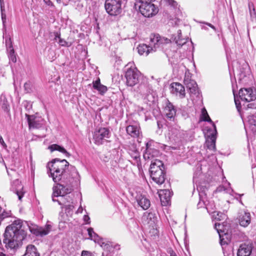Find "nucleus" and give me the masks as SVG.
<instances>
[{"instance_id":"48","label":"nucleus","mask_w":256,"mask_h":256,"mask_svg":"<svg viewBox=\"0 0 256 256\" xmlns=\"http://www.w3.org/2000/svg\"><path fill=\"white\" fill-rule=\"evenodd\" d=\"M234 102H235V104H236V108H237L238 112L240 113V109L241 106H240V102H239V100H236V98H234ZM240 114L241 117L242 118V114Z\"/></svg>"},{"instance_id":"20","label":"nucleus","mask_w":256,"mask_h":256,"mask_svg":"<svg viewBox=\"0 0 256 256\" xmlns=\"http://www.w3.org/2000/svg\"><path fill=\"white\" fill-rule=\"evenodd\" d=\"M88 232L89 236V238L93 240L94 242H98L102 247L108 248L109 244L103 242V240L101 238L94 230L92 228L88 229Z\"/></svg>"},{"instance_id":"8","label":"nucleus","mask_w":256,"mask_h":256,"mask_svg":"<svg viewBox=\"0 0 256 256\" xmlns=\"http://www.w3.org/2000/svg\"><path fill=\"white\" fill-rule=\"evenodd\" d=\"M122 0H106L105 9L110 15L118 16L122 12Z\"/></svg>"},{"instance_id":"57","label":"nucleus","mask_w":256,"mask_h":256,"mask_svg":"<svg viewBox=\"0 0 256 256\" xmlns=\"http://www.w3.org/2000/svg\"><path fill=\"white\" fill-rule=\"evenodd\" d=\"M206 25H208V26H209L210 27L214 30H216V28L215 26H213L212 24H211L206 22Z\"/></svg>"},{"instance_id":"24","label":"nucleus","mask_w":256,"mask_h":256,"mask_svg":"<svg viewBox=\"0 0 256 256\" xmlns=\"http://www.w3.org/2000/svg\"><path fill=\"white\" fill-rule=\"evenodd\" d=\"M222 228L223 225L219 223H216L215 224V228L216 230L219 234L221 244H224L225 243L227 244V242L224 240V236H226V234L224 232V230L222 229Z\"/></svg>"},{"instance_id":"6","label":"nucleus","mask_w":256,"mask_h":256,"mask_svg":"<svg viewBox=\"0 0 256 256\" xmlns=\"http://www.w3.org/2000/svg\"><path fill=\"white\" fill-rule=\"evenodd\" d=\"M138 92L142 96L144 102L149 106L156 100L154 92L152 86L147 82L140 84L138 88Z\"/></svg>"},{"instance_id":"5","label":"nucleus","mask_w":256,"mask_h":256,"mask_svg":"<svg viewBox=\"0 0 256 256\" xmlns=\"http://www.w3.org/2000/svg\"><path fill=\"white\" fill-rule=\"evenodd\" d=\"M136 5L138 7L140 12L145 17L152 16L158 12V8L151 2L136 0Z\"/></svg>"},{"instance_id":"9","label":"nucleus","mask_w":256,"mask_h":256,"mask_svg":"<svg viewBox=\"0 0 256 256\" xmlns=\"http://www.w3.org/2000/svg\"><path fill=\"white\" fill-rule=\"evenodd\" d=\"M125 77L127 85L133 86L138 82L140 77V72L136 67H132L131 66L127 68L125 74Z\"/></svg>"},{"instance_id":"4","label":"nucleus","mask_w":256,"mask_h":256,"mask_svg":"<svg viewBox=\"0 0 256 256\" xmlns=\"http://www.w3.org/2000/svg\"><path fill=\"white\" fill-rule=\"evenodd\" d=\"M150 177L157 184H162L166 178L164 168L162 162L156 159L152 161L150 166Z\"/></svg>"},{"instance_id":"23","label":"nucleus","mask_w":256,"mask_h":256,"mask_svg":"<svg viewBox=\"0 0 256 256\" xmlns=\"http://www.w3.org/2000/svg\"><path fill=\"white\" fill-rule=\"evenodd\" d=\"M136 202L143 209H148L150 205V200L144 196H138L136 197Z\"/></svg>"},{"instance_id":"32","label":"nucleus","mask_w":256,"mask_h":256,"mask_svg":"<svg viewBox=\"0 0 256 256\" xmlns=\"http://www.w3.org/2000/svg\"><path fill=\"white\" fill-rule=\"evenodd\" d=\"M248 8L251 20L256 24V12L254 4L250 2L248 4Z\"/></svg>"},{"instance_id":"14","label":"nucleus","mask_w":256,"mask_h":256,"mask_svg":"<svg viewBox=\"0 0 256 256\" xmlns=\"http://www.w3.org/2000/svg\"><path fill=\"white\" fill-rule=\"evenodd\" d=\"M11 190L17 195L18 200L22 201L26 192L21 182L18 180H14L12 182Z\"/></svg>"},{"instance_id":"55","label":"nucleus","mask_w":256,"mask_h":256,"mask_svg":"<svg viewBox=\"0 0 256 256\" xmlns=\"http://www.w3.org/2000/svg\"><path fill=\"white\" fill-rule=\"evenodd\" d=\"M168 252L170 254V256H177L176 253L172 249L168 250Z\"/></svg>"},{"instance_id":"56","label":"nucleus","mask_w":256,"mask_h":256,"mask_svg":"<svg viewBox=\"0 0 256 256\" xmlns=\"http://www.w3.org/2000/svg\"><path fill=\"white\" fill-rule=\"evenodd\" d=\"M0 9L1 10L4 9V0H0Z\"/></svg>"},{"instance_id":"37","label":"nucleus","mask_w":256,"mask_h":256,"mask_svg":"<svg viewBox=\"0 0 256 256\" xmlns=\"http://www.w3.org/2000/svg\"><path fill=\"white\" fill-rule=\"evenodd\" d=\"M250 72V68L248 64L244 63L242 65V70H240V76L242 77H244L246 74Z\"/></svg>"},{"instance_id":"45","label":"nucleus","mask_w":256,"mask_h":256,"mask_svg":"<svg viewBox=\"0 0 256 256\" xmlns=\"http://www.w3.org/2000/svg\"><path fill=\"white\" fill-rule=\"evenodd\" d=\"M4 9L1 10L2 19L4 26H5V23L6 22V14L4 13Z\"/></svg>"},{"instance_id":"35","label":"nucleus","mask_w":256,"mask_h":256,"mask_svg":"<svg viewBox=\"0 0 256 256\" xmlns=\"http://www.w3.org/2000/svg\"><path fill=\"white\" fill-rule=\"evenodd\" d=\"M184 83L186 86V88L188 90L198 86L196 82L194 80H192L186 77H185L184 79Z\"/></svg>"},{"instance_id":"31","label":"nucleus","mask_w":256,"mask_h":256,"mask_svg":"<svg viewBox=\"0 0 256 256\" xmlns=\"http://www.w3.org/2000/svg\"><path fill=\"white\" fill-rule=\"evenodd\" d=\"M128 134L133 138H137L138 141L140 142L139 140L140 139L141 133L139 129H126Z\"/></svg>"},{"instance_id":"59","label":"nucleus","mask_w":256,"mask_h":256,"mask_svg":"<svg viewBox=\"0 0 256 256\" xmlns=\"http://www.w3.org/2000/svg\"><path fill=\"white\" fill-rule=\"evenodd\" d=\"M0 143L2 144H4V142L3 140V138L0 135Z\"/></svg>"},{"instance_id":"42","label":"nucleus","mask_w":256,"mask_h":256,"mask_svg":"<svg viewBox=\"0 0 256 256\" xmlns=\"http://www.w3.org/2000/svg\"><path fill=\"white\" fill-rule=\"evenodd\" d=\"M249 131L246 129V133L247 136L248 138H251V134L252 133L254 135V136H256V129H249Z\"/></svg>"},{"instance_id":"3","label":"nucleus","mask_w":256,"mask_h":256,"mask_svg":"<svg viewBox=\"0 0 256 256\" xmlns=\"http://www.w3.org/2000/svg\"><path fill=\"white\" fill-rule=\"evenodd\" d=\"M170 40L162 37L159 34L151 35L149 46L146 44H141L137 47L138 54L140 55L148 56L150 52H154L160 46L168 44Z\"/></svg>"},{"instance_id":"11","label":"nucleus","mask_w":256,"mask_h":256,"mask_svg":"<svg viewBox=\"0 0 256 256\" xmlns=\"http://www.w3.org/2000/svg\"><path fill=\"white\" fill-rule=\"evenodd\" d=\"M156 144H157L152 140H150L146 143V150L144 153V158L145 160H150L158 154V151L156 149Z\"/></svg>"},{"instance_id":"38","label":"nucleus","mask_w":256,"mask_h":256,"mask_svg":"<svg viewBox=\"0 0 256 256\" xmlns=\"http://www.w3.org/2000/svg\"><path fill=\"white\" fill-rule=\"evenodd\" d=\"M248 122L250 126H256V114L248 117Z\"/></svg>"},{"instance_id":"36","label":"nucleus","mask_w":256,"mask_h":256,"mask_svg":"<svg viewBox=\"0 0 256 256\" xmlns=\"http://www.w3.org/2000/svg\"><path fill=\"white\" fill-rule=\"evenodd\" d=\"M5 44L7 51L14 50L12 46V39L9 35L5 36Z\"/></svg>"},{"instance_id":"61","label":"nucleus","mask_w":256,"mask_h":256,"mask_svg":"<svg viewBox=\"0 0 256 256\" xmlns=\"http://www.w3.org/2000/svg\"><path fill=\"white\" fill-rule=\"evenodd\" d=\"M56 1H57L58 2H59L60 1V0H56Z\"/></svg>"},{"instance_id":"50","label":"nucleus","mask_w":256,"mask_h":256,"mask_svg":"<svg viewBox=\"0 0 256 256\" xmlns=\"http://www.w3.org/2000/svg\"><path fill=\"white\" fill-rule=\"evenodd\" d=\"M166 2H168L170 5L173 7H176L177 5V3L174 0H164Z\"/></svg>"},{"instance_id":"13","label":"nucleus","mask_w":256,"mask_h":256,"mask_svg":"<svg viewBox=\"0 0 256 256\" xmlns=\"http://www.w3.org/2000/svg\"><path fill=\"white\" fill-rule=\"evenodd\" d=\"M240 98L242 100L249 102L256 98V94L251 88H241L238 92Z\"/></svg>"},{"instance_id":"18","label":"nucleus","mask_w":256,"mask_h":256,"mask_svg":"<svg viewBox=\"0 0 256 256\" xmlns=\"http://www.w3.org/2000/svg\"><path fill=\"white\" fill-rule=\"evenodd\" d=\"M171 92L182 98L185 96L186 92L184 86L180 83L173 82L170 85Z\"/></svg>"},{"instance_id":"28","label":"nucleus","mask_w":256,"mask_h":256,"mask_svg":"<svg viewBox=\"0 0 256 256\" xmlns=\"http://www.w3.org/2000/svg\"><path fill=\"white\" fill-rule=\"evenodd\" d=\"M48 149L50 150L51 152H54V150H58L66 155V156L69 157L70 156V154L65 150V148L59 145L56 144H53L48 146Z\"/></svg>"},{"instance_id":"27","label":"nucleus","mask_w":256,"mask_h":256,"mask_svg":"<svg viewBox=\"0 0 256 256\" xmlns=\"http://www.w3.org/2000/svg\"><path fill=\"white\" fill-rule=\"evenodd\" d=\"M93 88L98 91L100 94H104L108 90L106 86L100 84V79L99 78L96 81L93 82Z\"/></svg>"},{"instance_id":"40","label":"nucleus","mask_w":256,"mask_h":256,"mask_svg":"<svg viewBox=\"0 0 256 256\" xmlns=\"http://www.w3.org/2000/svg\"><path fill=\"white\" fill-rule=\"evenodd\" d=\"M8 52L10 60L14 63L16 62V58L14 50H8Z\"/></svg>"},{"instance_id":"1","label":"nucleus","mask_w":256,"mask_h":256,"mask_svg":"<svg viewBox=\"0 0 256 256\" xmlns=\"http://www.w3.org/2000/svg\"><path fill=\"white\" fill-rule=\"evenodd\" d=\"M49 176L54 182H60L54 186L52 194L53 202H57L64 208L72 204V198L67 194L72 190V186L80 182V176L76 168L70 166L66 160L55 158L48 164Z\"/></svg>"},{"instance_id":"34","label":"nucleus","mask_w":256,"mask_h":256,"mask_svg":"<svg viewBox=\"0 0 256 256\" xmlns=\"http://www.w3.org/2000/svg\"><path fill=\"white\" fill-rule=\"evenodd\" d=\"M188 90L190 91V96L192 100H194L195 98L200 97V94L198 88V86Z\"/></svg>"},{"instance_id":"19","label":"nucleus","mask_w":256,"mask_h":256,"mask_svg":"<svg viewBox=\"0 0 256 256\" xmlns=\"http://www.w3.org/2000/svg\"><path fill=\"white\" fill-rule=\"evenodd\" d=\"M158 193L162 204L164 206L169 204L172 196L170 190L168 189L160 190Z\"/></svg>"},{"instance_id":"43","label":"nucleus","mask_w":256,"mask_h":256,"mask_svg":"<svg viewBox=\"0 0 256 256\" xmlns=\"http://www.w3.org/2000/svg\"><path fill=\"white\" fill-rule=\"evenodd\" d=\"M55 40H58V43L60 44L62 46H65V44H66V42L62 40L60 37V34L58 33H56L55 34Z\"/></svg>"},{"instance_id":"2","label":"nucleus","mask_w":256,"mask_h":256,"mask_svg":"<svg viewBox=\"0 0 256 256\" xmlns=\"http://www.w3.org/2000/svg\"><path fill=\"white\" fill-rule=\"evenodd\" d=\"M26 236L23 222L20 220H16L6 228L3 243L7 249H14L18 246Z\"/></svg>"},{"instance_id":"16","label":"nucleus","mask_w":256,"mask_h":256,"mask_svg":"<svg viewBox=\"0 0 256 256\" xmlns=\"http://www.w3.org/2000/svg\"><path fill=\"white\" fill-rule=\"evenodd\" d=\"M157 222V217L154 213L146 212L142 218V222L144 225L154 227Z\"/></svg>"},{"instance_id":"52","label":"nucleus","mask_w":256,"mask_h":256,"mask_svg":"<svg viewBox=\"0 0 256 256\" xmlns=\"http://www.w3.org/2000/svg\"><path fill=\"white\" fill-rule=\"evenodd\" d=\"M44 2L48 6H54V4L50 0H43Z\"/></svg>"},{"instance_id":"22","label":"nucleus","mask_w":256,"mask_h":256,"mask_svg":"<svg viewBox=\"0 0 256 256\" xmlns=\"http://www.w3.org/2000/svg\"><path fill=\"white\" fill-rule=\"evenodd\" d=\"M252 244H242L238 251V256H250L252 253Z\"/></svg>"},{"instance_id":"60","label":"nucleus","mask_w":256,"mask_h":256,"mask_svg":"<svg viewBox=\"0 0 256 256\" xmlns=\"http://www.w3.org/2000/svg\"><path fill=\"white\" fill-rule=\"evenodd\" d=\"M130 126H127L126 128H129Z\"/></svg>"},{"instance_id":"44","label":"nucleus","mask_w":256,"mask_h":256,"mask_svg":"<svg viewBox=\"0 0 256 256\" xmlns=\"http://www.w3.org/2000/svg\"><path fill=\"white\" fill-rule=\"evenodd\" d=\"M24 108L30 112V110L32 108V104L30 102L28 101H25L24 102Z\"/></svg>"},{"instance_id":"47","label":"nucleus","mask_w":256,"mask_h":256,"mask_svg":"<svg viewBox=\"0 0 256 256\" xmlns=\"http://www.w3.org/2000/svg\"><path fill=\"white\" fill-rule=\"evenodd\" d=\"M256 108V104L254 103H250L247 105L246 108H244V109H245L246 110H248V109H254Z\"/></svg>"},{"instance_id":"7","label":"nucleus","mask_w":256,"mask_h":256,"mask_svg":"<svg viewBox=\"0 0 256 256\" xmlns=\"http://www.w3.org/2000/svg\"><path fill=\"white\" fill-rule=\"evenodd\" d=\"M206 139L205 146L210 150H216V142L218 132L216 129H202Z\"/></svg>"},{"instance_id":"54","label":"nucleus","mask_w":256,"mask_h":256,"mask_svg":"<svg viewBox=\"0 0 256 256\" xmlns=\"http://www.w3.org/2000/svg\"><path fill=\"white\" fill-rule=\"evenodd\" d=\"M204 201H202L200 200L198 203V208H201L204 207Z\"/></svg>"},{"instance_id":"30","label":"nucleus","mask_w":256,"mask_h":256,"mask_svg":"<svg viewBox=\"0 0 256 256\" xmlns=\"http://www.w3.org/2000/svg\"><path fill=\"white\" fill-rule=\"evenodd\" d=\"M128 153L130 155L132 158L134 159L137 165L139 164L140 160V156L138 152L133 146L132 149H130L128 150Z\"/></svg>"},{"instance_id":"15","label":"nucleus","mask_w":256,"mask_h":256,"mask_svg":"<svg viewBox=\"0 0 256 256\" xmlns=\"http://www.w3.org/2000/svg\"><path fill=\"white\" fill-rule=\"evenodd\" d=\"M108 129H95L94 132L93 138L97 144H102V140L108 137Z\"/></svg>"},{"instance_id":"51","label":"nucleus","mask_w":256,"mask_h":256,"mask_svg":"<svg viewBox=\"0 0 256 256\" xmlns=\"http://www.w3.org/2000/svg\"><path fill=\"white\" fill-rule=\"evenodd\" d=\"M83 220L86 224H89L90 223V218L88 215H84Z\"/></svg>"},{"instance_id":"26","label":"nucleus","mask_w":256,"mask_h":256,"mask_svg":"<svg viewBox=\"0 0 256 256\" xmlns=\"http://www.w3.org/2000/svg\"><path fill=\"white\" fill-rule=\"evenodd\" d=\"M182 32L180 30H178L177 32V36L174 35L172 37V40H173L177 44L178 46H182L185 44L187 42L186 38H181Z\"/></svg>"},{"instance_id":"25","label":"nucleus","mask_w":256,"mask_h":256,"mask_svg":"<svg viewBox=\"0 0 256 256\" xmlns=\"http://www.w3.org/2000/svg\"><path fill=\"white\" fill-rule=\"evenodd\" d=\"M36 248L32 244H28L26 248L25 254L23 256H40Z\"/></svg>"},{"instance_id":"46","label":"nucleus","mask_w":256,"mask_h":256,"mask_svg":"<svg viewBox=\"0 0 256 256\" xmlns=\"http://www.w3.org/2000/svg\"><path fill=\"white\" fill-rule=\"evenodd\" d=\"M223 191H226V192H228V189L226 186H220L216 190V192H222Z\"/></svg>"},{"instance_id":"33","label":"nucleus","mask_w":256,"mask_h":256,"mask_svg":"<svg viewBox=\"0 0 256 256\" xmlns=\"http://www.w3.org/2000/svg\"><path fill=\"white\" fill-rule=\"evenodd\" d=\"M0 104L4 111L8 112L10 110V105L5 96H1Z\"/></svg>"},{"instance_id":"53","label":"nucleus","mask_w":256,"mask_h":256,"mask_svg":"<svg viewBox=\"0 0 256 256\" xmlns=\"http://www.w3.org/2000/svg\"><path fill=\"white\" fill-rule=\"evenodd\" d=\"M82 256H94L92 254L86 251H83L82 254Z\"/></svg>"},{"instance_id":"29","label":"nucleus","mask_w":256,"mask_h":256,"mask_svg":"<svg viewBox=\"0 0 256 256\" xmlns=\"http://www.w3.org/2000/svg\"><path fill=\"white\" fill-rule=\"evenodd\" d=\"M200 120L202 121H205L210 122L212 124L213 128H216L215 124L211 120L206 109L204 108H202V114L200 115Z\"/></svg>"},{"instance_id":"49","label":"nucleus","mask_w":256,"mask_h":256,"mask_svg":"<svg viewBox=\"0 0 256 256\" xmlns=\"http://www.w3.org/2000/svg\"><path fill=\"white\" fill-rule=\"evenodd\" d=\"M6 216V214L5 212L4 211L2 212V208L0 206V225L1 224V222L2 220Z\"/></svg>"},{"instance_id":"41","label":"nucleus","mask_w":256,"mask_h":256,"mask_svg":"<svg viewBox=\"0 0 256 256\" xmlns=\"http://www.w3.org/2000/svg\"><path fill=\"white\" fill-rule=\"evenodd\" d=\"M24 88L26 92L30 93L32 92V84L30 82H26L24 84Z\"/></svg>"},{"instance_id":"21","label":"nucleus","mask_w":256,"mask_h":256,"mask_svg":"<svg viewBox=\"0 0 256 256\" xmlns=\"http://www.w3.org/2000/svg\"><path fill=\"white\" fill-rule=\"evenodd\" d=\"M240 224L244 227H246L251 222V216L249 212L242 211L238 216Z\"/></svg>"},{"instance_id":"10","label":"nucleus","mask_w":256,"mask_h":256,"mask_svg":"<svg viewBox=\"0 0 256 256\" xmlns=\"http://www.w3.org/2000/svg\"><path fill=\"white\" fill-rule=\"evenodd\" d=\"M29 128H40L44 126L46 121L38 113L34 114H26Z\"/></svg>"},{"instance_id":"39","label":"nucleus","mask_w":256,"mask_h":256,"mask_svg":"<svg viewBox=\"0 0 256 256\" xmlns=\"http://www.w3.org/2000/svg\"><path fill=\"white\" fill-rule=\"evenodd\" d=\"M74 206L72 204H70L68 205H66L65 208L66 213L68 216H72L73 214V208Z\"/></svg>"},{"instance_id":"58","label":"nucleus","mask_w":256,"mask_h":256,"mask_svg":"<svg viewBox=\"0 0 256 256\" xmlns=\"http://www.w3.org/2000/svg\"><path fill=\"white\" fill-rule=\"evenodd\" d=\"M82 210H83L82 208V206H80L79 207V208H78V210H77L76 213H80L81 214L82 212Z\"/></svg>"},{"instance_id":"17","label":"nucleus","mask_w":256,"mask_h":256,"mask_svg":"<svg viewBox=\"0 0 256 256\" xmlns=\"http://www.w3.org/2000/svg\"><path fill=\"white\" fill-rule=\"evenodd\" d=\"M164 114L170 120L174 121L176 114V109L168 100L166 102L164 109Z\"/></svg>"},{"instance_id":"12","label":"nucleus","mask_w":256,"mask_h":256,"mask_svg":"<svg viewBox=\"0 0 256 256\" xmlns=\"http://www.w3.org/2000/svg\"><path fill=\"white\" fill-rule=\"evenodd\" d=\"M26 226L32 234L37 236H44L48 234L51 228V226L50 224L46 225L44 228L38 227L36 225L30 226L27 224Z\"/></svg>"}]
</instances>
